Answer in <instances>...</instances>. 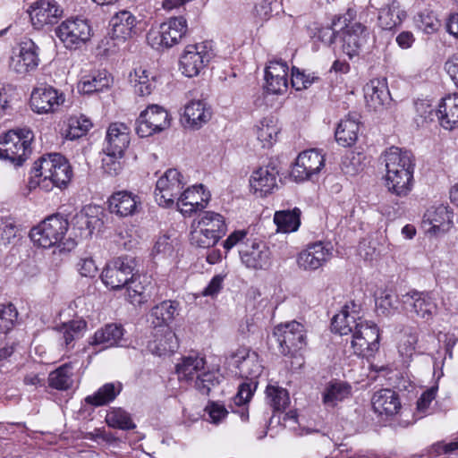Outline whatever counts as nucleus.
I'll use <instances>...</instances> for the list:
<instances>
[{
	"label": "nucleus",
	"instance_id": "obj_1",
	"mask_svg": "<svg viewBox=\"0 0 458 458\" xmlns=\"http://www.w3.org/2000/svg\"><path fill=\"white\" fill-rule=\"evenodd\" d=\"M386 166V186L397 197L407 196L413 185L414 156L411 151L391 147L382 156Z\"/></svg>",
	"mask_w": 458,
	"mask_h": 458
},
{
	"label": "nucleus",
	"instance_id": "obj_2",
	"mask_svg": "<svg viewBox=\"0 0 458 458\" xmlns=\"http://www.w3.org/2000/svg\"><path fill=\"white\" fill-rule=\"evenodd\" d=\"M69 223L66 218H64L59 214L48 216L38 225L30 230V239L38 246L42 248H50L58 244L64 247L62 250H71L76 245L72 240H67V242H62L64 234L68 230Z\"/></svg>",
	"mask_w": 458,
	"mask_h": 458
},
{
	"label": "nucleus",
	"instance_id": "obj_3",
	"mask_svg": "<svg viewBox=\"0 0 458 458\" xmlns=\"http://www.w3.org/2000/svg\"><path fill=\"white\" fill-rule=\"evenodd\" d=\"M33 169L36 176L43 178L38 182L40 187H47V184H44L47 180L58 188L65 187L72 174L67 159L59 153L42 156L34 163Z\"/></svg>",
	"mask_w": 458,
	"mask_h": 458
},
{
	"label": "nucleus",
	"instance_id": "obj_4",
	"mask_svg": "<svg viewBox=\"0 0 458 458\" xmlns=\"http://www.w3.org/2000/svg\"><path fill=\"white\" fill-rule=\"evenodd\" d=\"M33 132L29 128L10 130L0 138V158L21 165L31 153Z\"/></svg>",
	"mask_w": 458,
	"mask_h": 458
},
{
	"label": "nucleus",
	"instance_id": "obj_5",
	"mask_svg": "<svg viewBox=\"0 0 458 458\" xmlns=\"http://www.w3.org/2000/svg\"><path fill=\"white\" fill-rule=\"evenodd\" d=\"M139 260L122 255L110 260L101 274L103 283L111 290H122L139 273Z\"/></svg>",
	"mask_w": 458,
	"mask_h": 458
},
{
	"label": "nucleus",
	"instance_id": "obj_6",
	"mask_svg": "<svg viewBox=\"0 0 458 458\" xmlns=\"http://www.w3.org/2000/svg\"><path fill=\"white\" fill-rule=\"evenodd\" d=\"M188 32L187 21L182 16L171 17L161 23L158 30L148 33V44L156 49L170 48L177 45Z\"/></svg>",
	"mask_w": 458,
	"mask_h": 458
},
{
	"label": "nucleus",
	"instance_id": "obj_7",
	"mask_svg": "<svg viewBox=\"0 0 458 458\" xmlns=\"http://www.w3.org/2000/svg\"><path fill=\"white\" fill-rule=\"evenodd\" d=\"M284 355H293L306 345V334L303 325L291 321L278 325L273 332Z\"/></svg>",
	"mask_w": 458,
	"mask_h": 458
},
{
	"label": "nucleus",
	"instance_id": "obj_8",
	"mask_svg": "<svg viewBox=\"0 0 458 458\" xmlns=\"http://www.w3.org/2000/svg\"><path fill=\"white\" fill-rule=\"evenodd\" d=\"M181 173L174 168H170L157 182L155 199L159 206L168 208L178 199L184 182Z\"/></svg>",
	"mask_w": 458,
	"mask_h": 458
},
{
	"label": "nucleus",
	"instance_id": "obj_9",
	"mask_svg": "<svg viewBox=\"0 0 458 458\" xmlns=\"http://www.w3.org/2000/svg\"><path fill=\"white\" fill-rule=\"evenodd\" d=\"M325 166V157L318 149H309L299 154L291 171L295 182L313 180Z\"/></svg>",
	"mask_w": 458,
	"mask_h": 458
},
{
	"label": "nucleus",
	"instance_id": "obj_10",
	"mask_svg": "<svg viewBox=\"0 0 458 458\" xmlns=\"http://www.w3.org/2000/svg\"><path fill=\"white\" fill-rule=\"evenodd\" d=\"M55 34L66 48L77 49L89 40L91 29L86 20L68 19L57 27Z\"/></svg>",
	"mask_w": 458,
	"mask_h": 458
},
{
	"label": "nucleus",
	"instance_id": "obj_11",
	"mask_svg": "<svg viewBox=\"0 0 458 458\" xmlns=\"http://www.w3.org/2000/svg\"><path fill=\"white\" fill-rule=\"evenodd\" d=\"M352 347L355 354L369 357L379 348V330L376 324L360 321V326L352 333Z\"/></svg>",
	"mask_w": 458,
	"mask_h": 458
},
{
	"label": "nucleus",
	"instance_id": "obj_12",
	"mask_svg": "<svg viewBox=\"0 0 458 458\" xmlns=\"http://www.w3.org/2000/svg\"><path fill=\"white\" fill-rule=\"evenodd\" d=\"M65 100L64 94L55 88L41 84L35 88L30 95V107L38 114L55 112Z\"/></svg>",
	"mask_w": 458,
	"mask_h": 458
},
{
	"label": "nucleus",
	"instance_id": "obj_13",
	"mask_svg": "<svg viewBox=\"0 0 458 458\" xmlns=\"http://www.w3.org/2000/svg\"><path fill=\"white\" fill-rule=\"evenodd\" d=\"M211 55L206 43L187 46L180 59L182 72L190 78L198 75L210 61Z\"/></svg>",
	"mask_w": 458,
	"mask_h": 458
},
{
	"label": "nucleus",
	"instance_id": "obj_14",
	"mask_svg": "<svg viewBox=\"0 0 458 458\" xmlns=\"http://www.w3.org/2000/svg\"><path fill=\"white\" fill-rule=\"evenodd\" d=\"M242 262L250 269H265L270 265L271 252L261 241L247 239L240 250Z\"/></svg>",
	"mask_w": 458,
	"mask_h": 458
},
{
	"label": "nucleus",
	"instance_id": "obj_15",
	"mask_svg": "<svg viewBox=\"0 0 458 458\" xmlns=\"http://www.w3.org/2000/svg\"><path fill=\"white\" fill-rule=\"evenodd\" d=\"M27 12L33 27L39 30L45 25L55 23L62 16L63 9L55 0H37Z\"/></svg>",
	"mask_w": 458,
	"mask_h": 458
},
{
	"label": "nucleus",
	"instance_id": "obj_16",
	"mask_svg": "<svg viewBox=\"0 0 458 458\" xmlns=\"http://www.w3.org/2000/svg\"><path fill=\"white\" fill-rule=\"evenodd\" d=\"M367 29L360 22H354L347 28H340L339 38L343 52L352 58L358 55L361 47L367 41Z\"/></svg>",
	"mask_w": 458,
	"mask_h": 458
},
{
	"label": "nucleus",
	"instance_id": "obj_17",
	"mask_svg": "<svg viewBox=\"0 0 458 458\" xmlns=\"http://www.w3.org/2000/svg\"><path fill=\"white\" fill-rule=\"evenodd\" d=\"M110 213L119 217H127L137 214L141 209L140 198L128 191H119L108 199Z\"/></svg>",
	"mask_w": 458,
	"mask_h": 458
},
{
	"label": "nucleus",
	"instance_id": "obj_18",
	"mask_svg": "<svg viewBox=\"0 0 458 458\" xmlns=\"http://www.w3.org/2000/svg\"><path fill=\"white\" fill-rule=\"evenodd\" d=\"M209 198V192L204 191L202 184L194 185L181 192L176 206L182 215L191 216L192 213L203 209Z\"/></svg>",
	"mask_w": 458,
	"mask_h": 458
},
{
	"label": "nucleus",
	"instance_id": "obj_19",
	"mask_svg": "<svg viewBox=\"0 0 458 458\" xmlns=\"http://www.w3.org/2000/svg\"><path fill=\"white\" fill-rule=\"evenodd\" d=\"M330 248L323 242H318L310 244L302 250L297 259L298 265L304 270L313 271L324 266L331 258Z\"/></svg>",
	"mask_w": 458,
	"mask_h": 458
},
{
	"label": "nucleus",
	"instance_id": "obj_20",
	"mask_svg": "<svg viewBox=\"0 0 458 458\" xmlns=\"http://www.w3.org/2000/svg\"><path fill=\"white\" fill-rule=\"evenodd\" d=\"M130 144V128L123 123H111L106 131L104 153L124 155Z\"/></svg>",
	"mask_w": 458,
	"mask_h": 458
},
{
	"label": "nucleus",
	"instance_id": "obj_21",
	"mask_svg": "<svg viewBox=\"0 0 458 458\" xmlns=\"http://www.w3.org/2000/svg\"><path fill=\"white\" fill-rule=\"evenodd\" d=\"M278 174V169L272 163L266 166L259 167L253 171L250 176V188L254 192H259L260 197L271 193L277 187L276 178Z\"/></svg>",
	"mask_w": 458,
	"mask_h": 458
},
{
	"label": "nucleus",
	"instance_id": "obj_22",
	"mask_svg": "<svg viewBox=\"0 0 458 458\" xmlns=\"http://www.w3.org/2000/svg\"><path fill=\"white\" fill-rule=\"evenodd\" d=\"M402 301L412 306L413 311L426 320L437 313V306L428 293L412 290L402 295Z\"/></svg>",
	"mask_w": 458,
	"mask_h": 458
},
{
	"label": "nucleus",
	"instance_id": "obj_23",
	"mask_svg": "<svg viewBox=\"0 0 458 458\" xmlns=\"http://www.w3.org/2000/svg\"><path fill=\"white\" fill-rule=\"evenodd\" d=\"M238 373L242 377L257 379L262 373L263 367L259 361V355L249 350H239L233 357Z\"/></svg>",
	"mask_w": 458,
	"mask_h": 458
},
{
	"label": "nucleus",
	"instance_id": "obj_24",
	"mask_svg": "<svg viewBox=\"0 0 458 458\" xmlns=\"http://www.w3.org/2000/svg\"><path fill=\"white\" fill-rule=\"evenodd\" d=\"M371 404L374 411L379 415L393 416L401 409L398 394L388 388L375 392L371 398Z\"/></svg>",
	"mask_w": 458,
	"mask_h": 458
},
{
	"label": "nucleus",
	"instance_id": "obj_25",
	"mask_svg": "<svg viewBox=\"0 0 458 458\" xmlns=\"http://www.w3.org/2000/svg\"><path fill=\"white\" fill-rule=\"evenodd\" d=\"M453 211L448 206L443 204L432 207L427 210L423 216V223H428L430 227L428 232L434 233H445L452 224Z\"/></svg>",
	"mask_w": 458,
	"mask_h": 458
},
{
	"label": "nucleus",
	"instance_id": "obj_26",
	"mask_svg": "<svg viewBox=\"0 0 458 458\" xmlns=\"http://www.w3.org/2000/svg\"><path fill=\"white\" fill-rule=\"evenodd\" d=\"M136 18L128 11H121L115 13L111 21V31L109 35L113 39L124 41L131 37L136 27Z\"/></svg>",
	"mask_w": 458,
	"mask_h": 458
},
{
	"label": "nucleus",
	"instance_id": "obj_27",
	"mask_svg": "<svg viewBox=\"0 0 458 458\" xmlns=\"http://www.w3.org/2000/svg\"><path fill=\"white\" fill-rule=\"evenodd\" d=\"M150 281L140 272L123 287L127 300L134 306L146 303L150 297Z\"/></svg>",
	"mask_w": 458,
	"mask_h": 458
},
{
	"label": "nucleus",
	"instance_id": "obj_28",
	"mask_svg": "<svg viewBox=\"0 0 458 458\" xmlns=\"http://www.w3.org/2000/svg\"><path fill=\"white\" fill-rule=\"evenodd\" d=\"M38 46L30 38L21 42L20 54L14 65L19 73H26L35 70L39 62Z\"/></svg>",
	"mask_w": 458,
	"mask_h": 458
},
{
	"label": "nucleus",
	"instance_id": "obj_29",
	"mask_svg": "<svg viewBox=\"0 0 458 458\" xmlns=\"http://www.w3.org/2000/svg\"><path fill=\"white\" fill-rule=\"evenodd\" d=\"M440 125L452 130L458 125V94L444 98L436 112Z\"/></svg>",
	"mask_w": 458,
	"mask_h": 458
},
{
	"label": "nucleus",
	"instance_id": "obj_30",
	"mask_svg": "<svg viewBox=\"0 0 458 458\" xmlns=\"http://www.w3.org/2000/svg\"><path fill=\"white\" fill-rule=\"evenodd\" d=\"M210 107L202 100H192L184 107L183 118L187 125L193 129L200 128L211 118Z\"/></svg>",
	"mask_w": 458,
	"mask_h": 458
},
{
	"label": "nucleus",
	"instance_id": "obj_31",
	"mask_svg": "<svg viewBox=\"0 0 458 458\" xmlns=\"http://www.w3.org/2000/svg\"><path fill=\"white\" fill-rule=\"evenodd\" d=\"M351 394L352 386L349 383L341 380H331L324 388L322 403L327 407L334 408Z\"/></svg>",
	"mask_w": 458,
	"mask_h": 458
},
{
	"label": "nucleus",
	"instance_id": "obj_32",
	"mask_svg": "<svg viewBox=\"0 0 458 458\" xmlns=\"http://www.w3.org/2000/svg\"><path fill=\"white\" fill-rule=\"evenodd\" d=\"M123 327L117 324H107L97 330L90 341L92 345H101L102 349L121 345Z\"/></svg>",
	"mask_w": 458,
	"mask_h": 458
},
{
	"label": "nucleus",
	"instance_id": "obj_33",
	"mask_svg": "<svg viewBox=\"0 0 458 458\" xmlns=\"http://www.w3.org/2000/svg\"><path fill=\"white\" fill-rule=\"evenodd\" d=\"M206 360L199 355H189L182 358L176 364V373L180 381H195L198 376L205 371Z\"/></svg>",
	"mask_w": 458,
	"mask_h": 458
},
{
	"label": "nucleus",
	"instance_id": "obj_34",
	"mask_svg": "<svg viewBox=\"0 0 458 458\" xmlns=\"http://www.w3.org/2000/svg\"><path fill=\"white\" fill-rule=\"evenodd\" d=\"M360 132V122L356 115L348 114L342 119L335 130L336 141L344 146L350 147L354 144Z\"/></svg>",
	"mask_w": 458,
	"mask_h": 458
},
{
	"label": "nucleus",
	"instance_id": "obj_35",
	"mask_svg": "<svg viewBox=\"0 0 458 458\" xmlns=\"http://www.w3.org/2000/svg\"><path fill=\"white\" fill-rule=\"evenodd\" d=\"M87 327V323L83 319L72 320L63 323L55 327L58 333V340L62 345L70 350L73 348V342L82 337Z\"/></svg>",
	"mask_w": 458,
	"mask_h": 458
},
{
	"label": "nucleus",
	"instance_id": "obj_36",
	"mask_svg": "<svg viewBox=\"0 0 458 458\" xmlns=\"http://www.w3.org/2000/svg\"><path fill=\"white\" fill-rule=\"evenodd\" d=\"M179 302L176 301H163L155 305L149 313L151 323L155 327L168 326L178 315Z\"/></svg>",
	"mask_w": 458,
	"mask_h": 458
},
{
	"label": "nucleus",
	"instance_id": "obj_37",
	"mask_svg": "<svg viewBox=\"0 0 458 458\" xmlns=\"http://www.w3.org/2000/svg\"><path fill=\"white\" fill-rule=\"evenodd\" d=\"M365 98L368 106L375 111L379 110L391 101L390 92L386 82L371 81L367 85Z\"/></svg>",
	"mask_w": 458,
	"mask_h": 458
},
{
	"label": "nucleus",
	"instance_id": "obj_38",
	"mask_svg": "<svg viewBox=\"0 0 458 458\" xmlns=\"http://www.w3.org/2000/svg\"><path fill=\"white\" fill-rule=\"evenodd\" d=\"M123 386L120 382L106 383L93 394L85 397L84 402L94 407H99L113 402L121 393Z\"/></svg>",
	"mask_w": 458,
	"mask_h": 458
},
{
	"label": "nucleus",
	"instance_id": "obj_39",
	"mask_svg": "<svg viewBox=\"0 0 458 458\" xmlns=\"http://www.w3.org/2000/svg\"><path fill=\"white\" fill-rule=\"evenodd\" d=\"M301 210L294 208L292 210L276 211L274 216V222L277 231L282 233H292L298 230L301 225Z\"/></svg>",
	"mask_w": 458,
	"mask_h": 458
},
{
	"label": "nucleus",
	"instance_id": "obj_40",
	"mask_svg": "<svg viewBox=\"0 0 458 458\" xmlns=\"http://www.w3.org/2000/svg\"><path fill=\"white\" fill-rule=\"evenodd\" d=\"M196 226L205 229V232L216 234L218 238H221L226 231L224 217L220 214L213 211L203 212L200 215Z\"/></svg>",
	"mask_w": 458,
	"mask_h": 458
},
{
	"label": "nucleus",
	"instance_id": "obj_41",
	"mask_svg": "<svg viewBox=\"0 0 458 458\" xmlns=\"http://www.w3.org/2000/svg\"><path fill=\"white\" fill-rule=\"evenodd\" d=\"M112 82V79L106 71L85 76L79 83V90L83 94H92L107 89Z\"/></svg>",
	"mask_w": 458,
	"mask_h": 458
},
{
	"label": "nucleus",
	"instance_id": "obj_42",
	"mask_svg": "<svg viewBox=\"0 0 458 458\" xmlns=\"http://www.w3.org/2000/svg\"><path fill=\"white\" fill-rule=\"evenodd\" d=\"M129 78L135 93L139 96H148L156 87L155 76L150 75L145 69H135L133 73H130Z\"/></svg>",
	"mask_w": 458,
	"mask_h": 458
},
{
	"label": "nucleus",
	"instance_id": "obj_43",
	"mask_svg": "<svg viewBox=\"0 0 458 458\" xmlns=\"http://www.w3.org/2000/svg\"><path fill=\"white\" fill-rule=\"evenodd\" d=\"M266 399L274 412H283L290 404L288 391L278 386H267Z\"/></svg>",
	"mask_w": 458,
	"mask_h": 458
},
{
	"label": "nucleus",
	"instance_id": "obj_44",
	"mask_svg": "<svg viewBox=\"0 0 458 458\" xmlns=\"http://www.w3.org/2000/svg\"><path fill=\"white\" fill-rule=\"evenodd\" d=\"M72 367L71 364H64L48 375V385L57 390H67L72 387Z\"/></svg>",
	"mask_w": 458,
	"mask_h": 458
},
{
	"label": "nucleus",
	"instance_id": "obj_45",
	"mask_svg": "<svg viewBox=\"0 0 458 458\" xmlns=\"http://www.w3.org/2000/svg\"><path fill=\"white\" fill-rule=\"evenodd\" d=\"M359 326L360 322H357L356 318L349 314L345 310L335 315L331 322L332 331L340 335H347L353 333Z\"/></svg>",
	"mask_w": 458,
	"mask_h": 458
},
{
	"label": "nucleus",
	"instance_id": "obj_46",
	"mask_svg": "<svg viewBox=\"0 0 458 458\" xmlns=\"http://www.w3.org/2000/svg\"><path fill=\"white\" fill-rule=\"evenodd\" d=\"M106 422L109 427L123 430L133 429L136 427L131 415L122 408H112L106 416Z\"/></svg>",
	"mask_w": 458,
	"mask_h": 458
},
{
	"label": "nucleus",
	"instance_id": "obj_47",
	"mask_svg": "<svg viewBox=\"0 0 458 458\" xmlns=\"http://www.w3.org/2000/svg\"><path fill=\"white\" fill-rule=\"evenodd\" d=\"M143 112L144 116H148V123L154 126V129H157V131H161L169 127V114L162 106L152 105Z\"/></svg>",
	"mask_w": 458,
	"mask_h": 458
},
{
	"label": "nucleus",
	"instance_id": "obj_48",
	"mask_svg": "<svg viewBox=\"0 0 458 458\" xmlns=\"http://www.w3.org/2000/svg\"><path fill=\"white\" fill-rule=\"evenodd\" d=\"M278 132V127L270 118H264L257 126V137L264 148L273 144Z\"/></svg>",
	"mask_w": 458,
	"mask_h": 458
},
{
	"label": "nucleus",
	"instance_id": "obj_49",
	"mask_svg": "<svg viewBox=\"0 0 458 458\" xmlns=\"http://www.w3.org/2000/svg\"><path fill=\"white\" fill-rule=\"evenodd\" d=\"M101 224L100 220L93 216H89L85 212L77 213L72 219L73 227L81 231V233H85L87 236L91 235L94 229Z\"/></svg>",
	"mask_w": 458,
	"mask_h": 458
},
{
	"label": "nucleus",
	"instance_id": "obj_50",
	"mask_svg": "<svg viewBox=\"0 0 458 458\" xmlns=\"http://www.w3.org/2000/svg\"><path fill=\"white\" fill-rule=\"evenodd\" d=\"M18 232L19 228L13 217L0 216V242L3 244L13 243Z\"/></svg>",
	"mask_w": 458,
	"mask_h": 458
},
{
	"label": "nucleus",
	"instance_id": "obj_51",
	"mask_svg": "<svg viewBox=\"0 0 458 458\" xmlns=\"http://www.w3.org/2000/svg\"><path fill=\"white\" fill-rule=\"evenodd\" d=\"M18 318V312L12 303L0 305V333L7 334L13 329Z\"/></svg>",
	"mask_w": 458,
	"mask_h": 458
},
{
	"label": "nucleus",
	"instance_id": "obj_52",
	"mask_svg": "<svg viewBox=\"0 0 458 458\" xmlns=\"http://www.w3.org/2000/svg\"><path fill=\"white\" fill-rule=\"evenodd\" d=\"M219 385V377L214 371H203L194 381L195 388L204 395H208L211 389Z\"/></svg>",
	"mask_w": 458,
	"mask_h": 458
},
{
	"label": "nucleus",
	"instance_id": "obj_53",
	"mask_svg": "<svg viewBox=\"0 0 458 458\" xmlns=\"http://www.w3.org/2000/svg\"><path fill=\"white\" fill-rule=\"evenodd\" d=\"M220 238L216 234L205 232V229L196 226L191 232L190 241L191 245L199 248H209L214 246Z\"/></svg>",
	"mask_w": 458,
	"mask_h": 458
},
{
	"label": "nucleus",
	"instance_id": "obj_54",
	"mask_svg": "<svg viewBox=\"0 0 458 458\" xmlns=\"http://www.w3.org/2000/svg\"><path fill=\"white\" fill-rule=\"evenodd\" d=\"M319 81V77L315 76L314 73H306L304 71H301L299 68L293 67L292 69V86L296 90H301L308 89L313 83Z\"/></svg>",
	"mask_w": 458,
	"mask_h": 458
},
{
	"label": "nucleus",
	"instance_id": "obj_55",
	"mask_svg": "<svg viewBox=\"0 0 458 458\" xmlns=\"http://www.w3.org/2000/svg\"><path fill=\"white\" fill-rule=\"evenodd\" d=\"M378 23L383 30H392L401 23L398 11L390 6L381 8L378 13Z\"/></svg>",
	"mask_w": 458,
	"mask_h": 458
},
{
	"label": "nucleus",
	"instance_id": "obj_56",
	"mask_svg": "<svg viewBox=\"0 0 458 458\" xmlns=\"http://www.w3.org/2000/svg\"><path fill=\"white\" fill-rule=\"evenodd\" d=\"M178 348V342L174 333L166 331L164 336L158 340L156 345L157 353L158 355H165L174 352Z\"/></svg>",
	"mask_w": 458,
	"mask_h": 458
},
{
	"label": "nucleus",
	"instance_id": "obj_57",
	"mask_svg": "<svg viewBox=\"0 0 458 458\" xmlns=\"http://www.w3.org/2000/svg\"><path fill=\"white\" fill-rule=\"evenodd\" d=\"M106 156L102 159V168L104 172L110 175L115 176L122 171L121 158L123 155L114 156L110 153H105Z\"/></svg>",
	"mask_w": 458,
	"mask_h": 458
},
{
	"label": "nucleus",
	"instance_id": "obj_58",
	"mask_svg": "<svg viewBox=\"0 0 458 458\" xmlns=\"http://www.w3.org/2000/svg\"><path fill=\"white\" fill-rule=\"evenodd\" d=\"M397 296L389 293L382 292L380 297L376 300V306L378 311L384 315H387L390 310L397 309Z\"/></svg>",
	"mask_w": 458,
	"mask_h": 458
},
{
	"label": "nucleus",
	"instance_id": "obj_59",
	"mask_svg": "<svg viewBox=\"0 0 458 458\" xmlns=\"http://www.w3.org/2000/svg\"><path fill=\"white\" fill-rule=\"evenodd\" d=\"M209 416V421L214 424H219L228 415V411L223 403L218 402H209L205 408Z\"/></svg>",
	"mask_w": 458,
	"mask_h": 458
},
{
	"label": "nucleus",
	"instance_id": "obj_60",
	"mask_svg": "<svg viewBox=\"0 0 458 458\" xmlns=\"http://www.w3.org/2000/svg\"><path fill=\"white\" fill-rule=\"evenodd\" d=\"M257 382L250 380V383H242L240 385L238 393L233 398L235 404H246L251 398L253 392L257 388Z\"/></svg>",
	"mask_w": 458,
	"mask_h": 458
},
{
	"label": "nucleus",
	"instance_id": "obj_61",
	"mask_svg": "<svg viewBox=\"0 0 458 458\" xmlns=\"http://www.w3.org/2000/svg\"><path fill=\"white\" fill-rule=\"evenodd\" d=\"M417 343L418 335L416 333L406 334L398 347L400 354L411 358L416 349Z\"/></svg>",
	"mask_w": 458,
	"mask_h": 458
},
{
	"label": "nucleus",
	"instance_id": "obj_62",
	"mask_svg": "<svg viewBox=\"0 0 458 458\" xmlns=\"http://www.w3.org/2000/svg\"><path fill=\"white\" fill-rule=\"evenodd\" d=\"M288 65L285 62L271 61L265 71V78L273 79L274 77L287 78Z\"/></svg>",
	"mask_w": 458,
	"mask_h": 458
},
{
	"label": "nucleus",
	"instance_id": "obj_63",
	"mask_svg": "<svg viewBox=\"0 0 458 458\" xmlns=\"http://www.w3.org/2000/svg\"><path fill=\"white\" fill-rule=\"evenodd\" d=\"M77 270L82 276L94 277L98 271L95 260L91 257L80 259L77 263Z\"/></svg>",
	"mask_w": 458,
	"mask_h": 458
},
{
	"label": "nucleus",
	"instance_id": "obj_64",
	"mask_svg": "<svg viewBox=\"0 0 458 458\" xmlns=\"http://www.w3.org/2000/svg\"><path fill=\"white\" fill-rule=\"evenodd\" d=\"M419 27L428 34L437 31L440 26L438 19L432 13L420 15Z\"/></svg>",
	"mask_w": 458,
	"mask_h": 458
}]
</instances>
